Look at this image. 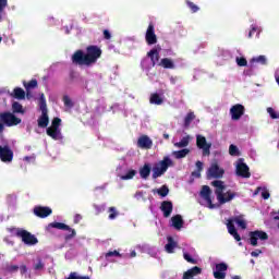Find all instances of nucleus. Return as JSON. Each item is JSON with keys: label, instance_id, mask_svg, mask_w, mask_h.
I'll use <instances>...</instances> for the list:
<instances>
[{"label": "nucleus", "instance_id": "nucleus-8", "mask_svg": "<svg viewBox=\"0 0 279 279\" xmlns=\"http://www.w3.org/2000/svg\"><path fill=\"white\" fill-rule=\"evenodd\" d=\"M235 173L239 178H252V173L250 172V167L247 163H244V159L240 158L235 166Z\"/></svg>", "mask_w": 279, "mask_h": 279}, {"label": "nucleus", "instance_id": "nucleus-37", "mask_svg": "<svg viewBox=\"0 0 279 279\" xmlns=\"http://www.w3.org/2000/svg\"><path fill=\"white\" fill-rule=\"evenodd\" d=\"M157 194L160 195V197H167L169 195V187L167 185H162L157 190Z\"/></svg>", "mask_w": 279, "mask_h": 279}, {"label": "nucleus", "instance_id": "nucleus-41", "mask_svg": "<svg viewBox=\"0 0 279 279\" xmlns=\"http://www.w3.org/2000/svg\"><path fill=\"white\" fill-rule=\"evenodd\" d=\"M185 3L193 14H195V12H199V7H197L195 3L191 2L190 0H186Z\"/></svg>", "mask_w": 279, "mask_h": 279}, {"label": "nucleus", "instance_id": "nucleus-23", "mask_svg": "<svg viewBox=\"0 0 279 279\" xmlns=\"http://www.w3.org/2000/svg\"><path fill=\"white\" fill-rule=\"evenodd\" d=\"M23 86L26 90V97H29V90H34V88H38V81L36 78H33L29 82L24 81Z\"/></svg>", "mask_w": 279, "mask_h": 279}, {"label": "nucleus", "instance_id": "nucleus-36", "mask_svg": "<svg viewBox=\"0 0 279 279\" xmlns=\"http://www.w3.org/2000/svg\"><path fill=\"white\" fill-rule=\"evenodd\" d=\"M257 62L259 64H267V58L265 56H259L257 58H253L250 61L251 66H254V63Z\"/></svg>", "mask_w": 279, "mask_h": 279}, {"label": "nucleus", "instance_id": "nucleus-31", "mask_svg": "<svg viewBox=\"0 0 279 279\" xmlns=\"http://www.w3.org/2000/svg\"><path fill=\"white\" fill-rule=\"evenodd\" d=\"M193 121H195V112H193V111H190L186 116H185V118H184V128L185 129H189V128H191V123H193Z\"/></svg>", "mask_w": 279, "mask_h": 279}, {"label": "nucleus", "instance_id": "nucleus-32", "mask_svg": "<svg viewBox=\"0 0 279 279\" xmlns=\"http://www.w3.org/2000/svg\"><path fill=\"white\" fill-rule=\"evenodd\" d=\"M12 112L14 114H25V109H23V105L19 101H14L12 104Z\"/></svg>", "mask_w": 279, "mask_h": 279}, {"label": "nucleus", "instance_id": "nucleus-47", "mask_svg": "<svg viewBox=\"0 0 279 279\" xmlns=\"http://www.w3.org/2000/svg\"><path fill=\"white\" fill-rule=\"evenodd\" d=\"M8 8V0H0V21H3L1 14H3V10Z\"/></svg>", "mask_w": 279, "mask_h": 279}, {"label": "nucleus", "instance_id": "nucleus-20", "mask_svg": "<svg viewBox=\"0 0 279 279\" xmlns=\"http://www.w3.org/2000/svg\"><path fill=\"white\" fill-rule=\"evenodd\" d=\"M199 274H202V268L194 266L183 274V279H193L195 276H199Z\"/></svg>", "mask_w": 279, "mask_h": 279}, {"label": "nucleus", "instance_id": "nucleus-58", "mask_svg": "<svg viewBox=\"0 0 279 279\" xmlns=\"http://www.w3.org/2000/svg\"><path fill=\"white\" fill-rule=\"evenodd\" d=\"M80 221H82V215L76 214V215L74 216V223H80Z\"/></svg>", "mask_w": 279, "mask_h": 279}, {"label": "nucleus", "instance_id": "nucleus-56", "mask_svg": "<svg viewBox=\"0 0 279 279\" xmlns=\"http://www.w3.org/2000/svg\"><path fill=\"white\" fill-rule=\"evenodd\" d=\"M192 177H193V178H202V171H199V170L193 171V172H192Z\"/></svg>", "mask_w": 279, "mask_h": 279}, {"label": "nucleus", "instance_id": "nucleus-13", "mask_svg": "<svg viewBox=\"0 0 279 279\" xmlns=\"http://www.w3.org/2000/svg\"><path fill=\"white\" fill-rule=\"evenodd\" d=\"M14 159V151L10 149V146H0V160L2 162H12Z\"/></svg>", "mask_w": 279, "mask_h": 279}, {"label": "nucleus", "instance_id": "nucleus-28", "mask_svg": "<svg viewBox=\"0 0 279 279\" xmlns=\"http://www.w3.org/2000/svg\"><path fill=\"white\" fill-rule=\"evenodd\" d=\"M38 128H47L49 125V114L41 113V116L37 120Z\"/></svg>", "mask_w": 279, "mask_h": 279}, {"label": "nucleus", "instance_id": "nucleus-26", "mask_svg": "<svg viewBox=\"0 0 279 279\" xmlns=\"http://www.w3.org/2000/svg\"><path fill=\"white\" fill-rule=\"evenodd\" d=\"M25 95L26 94L24 89L21 87H15L13 92L10 94V96L13 97V99H19V100L25 99Z\"/></svg>", "mask_w": 279, "mask_h": 279}, {"label": "nucleus", "instance_id": "nucleus-60", "mask_svg": "<svg viewBox=\"0 0 279 279\" xmlns=\"http://www.w3.org/2000/svg\"><path fill=\"white\" fill-rule=\"evenodd\" d=\"M9 271H19V266H16V265L10 266Z\"/></svg>", "mask_w": 279, "mask_h": 279}, {"label": "nucleus", "instance_id": "nucleus-25", "mask_svg": "<svg viewBox=\"0 0 279 279\" xmlns=\"http://www.w3.org/2000/svg\"><path fill=\"white\" fill-rule=\"evenodd\" d=\"M172 226L175 228V230H182L184 226V219H182L181 215H175L171 218Z\"/></svg>", "mask_w": 279, "mask_h": 279}, {"label": "nucleus", "instance_id": "nucleus-17", "mask_svg": "<svg viewBox=\"0 0 279 279\" xmlns=\"http://www.w3.org/2000/svg\"><path fill=\"white\" fill-rule=\"evenodd\" d=\"M160 210L163 213V217L169 219V217H171V213H173V203L171 201L161 202Z\"/></svg>", "mask_w": 279, "mask_h": 279}, {"label": "nucleus", "instance_id": "nucleus-11", "mask_svg": "<svg viewBox=\"0 0 279 279\" xmlns=\"http://www.w3.org/2000/svg\"><path fill=\"white\" fill-rule=\"evenodd\" d=\"M250 236V241H251V245H253V247H256V245H258V239L260 241H267V239H269V235L267 234V232L265 231H251L248 233Z\"/></svg>", "mask_w": 279, "mask_h": 279}, {"label": "nucleus", "instance_id": "nucleus-7", "mask_svg": "<svg viewBox=\"0 0 279 279\" xmlns=\"http://www.w3.org/2000/svg\"><path fill=\"white\" fill-rule=\"evenodd\" d=\"M196 146L198 149H202L203 156H210V147H213V144L208 143L204 135H196Z\"/></svg>", "mask_w": 279, "mask_h": 279}, {"label": "nucleus", "instance_id": "nucleus-18", "mask_svg": "<svg viewBox=\"0 0 279 279\" xmlns=\"http://www.w3.org/2000/svg\"><path fill=\"white\" fill-rule=\"evenodd\" d=\"M210 195H213V191L210 190V186L203 185L201 190V197L204 198L205 202H207V204H209L210 208H213V198L210 197Z\"/></svg>", "mask_w": 279, "mask_h": 279}, {"label": "nucleus", "instance_id": "nucleus-16", "mask_svg": "<svg viewBox=\"0 0 279 279\" xmlns=\"http://www.w3.org/2000/svg\"><path fill=\"white\" fill-rule=\"evenodd\" d=\"M226 271H228V264L226 263L216 264V271H214V278L226 279Z\"/></svg>", "mask_w": 279, "mask_h": 279}, {"label": "nucleus", "instance_id": "nucleus-59", "mask_svg": "<svg viewBox=\"0 0 279 279\" xmlns=\"http://www.w3.org/2000/svg\"><path fill=\"white\" fill-rule=\"evenodd\" d=\"M95 210L97 211L96 214L99 215V213L104 211L102 207H99L98 205H94Z\"/></svg>", "mask_w": 279, "mask_h": 279}, {"label": "nucleus", "instance_id": "nucleus-27", "mask_svg": "<svg viewBox=\"0 0 279 279\" xmlns=\"http://www.w3.org/2000/svg\"><path fill=\"white\" fill-rule=\"evenodd\" d=\"M149 104L155 106H162V104H165V99H162L158 93H154L150 95Z\"/></svg>", "mask_w": 279, "mask_h": 279}, {"label": "nucleus", "instance_id": "nucleus-53", "mask_svg": "<svg viewBox=\"0 0 279 279\" xmlns=\"http://www.w3.org/2000/svg\"><path fill=\"white\" fill-rule=\"evenodd\" d=\"M270 196H271V194H269V191L264 190V191L262 192V197H263V199H269Z\"/></svg>", "mask_w": 279, "mask_h": 279}, {"label": "nucleus", "instance_id": "nucleus-44", "mask_svg": "<svg viewBox=\"0 0 279 279\" xmlns=\"http://www.w3.org/2000/svg\"><path fill=\"white\" fill-rule=\"evenodd\" d=\"M61 123H62V119H60V118H53L50 128H53V129H56V130H60Z\"/></svg>", "mask_w": 279, "mask_h": 279}, {"label": "nucleus", "instance_id": "nucleus-24", "mask_svg": "<svg viewBox=\"0 0 279 279\" xmlns=\"http://www.w3.org/2000/svg\"><path fill=\"white\" fill-rule=\"evenodd\" d=\"M151 174V165L145 163L142 168H140V177L142 180H147Z\"/></svg>", "mask_w": 279, "mask_h": 279}, {"label": "nucleus", "instance_id": "nucleus-29", "mask_svg": "<svg viewBox=\"0 0 279 279\" xmlns=\"http://www.w3.org/2000/svg\"><path fill=\"white\" fill-rule=\"evenodd\" d=\"M165 247L168 254H173V251L175 250V247H178V242H174V240L171 236H169L168 243L166 244Z\"/></svg>", "mask_w": 279, "mask_h": 279}, {"label": "nucleus", "instance_id": "nucleus-55", "mask_svg": "<svg viewBox=\"0 0 279 279\" xmlns=\"http://www.w3.org/2000/svg\"><path fill=\"white\" fill-rule=\"evenodd\" d=\"M196 169L197 171H204V162L196 161Z\"/></svg>", "mask_w": 279, "mask_h": 279}, {"label": "nucleus", "instance_id": "nucleus-22", "mask_svg": "<svg viewBox=\"0 0 279 279\" xmlns=\"http://www.w3.org/2000/svg\"><path fill=\"white\" fill-rule=\"evenodd\" d=\"M228 232L235 239V241H241V235L236 231V227H234V222L232 220H229L227 223Z\"/></svg>", "mask_w": 279, "mask_h": 279}, {"label": "nucleus", "instance_id": "nucleus-4", "mask_svg": "<svg viewBox=\"0 0 279 279\" xmlns=\"http://www.w3.org/2000/svg\"><path fill=\"white\" fill-rule=\"evenodd\" d=\"M16 236L22 240L24 245H37L38 238L36 235L32 234V232L25 230V229H17L16 230Z\"/></svg>", "mask_w": 279, "mask_h": 279}, {"label": "nucleus", "instance_id": "nucleus-45", "mask_svg": "<svg viewBox=\"0 0 279 279\" xmlns=\"http://www.w3.org/2000/svg\"><path fill=\"white\" fill-rule=\"evenodd\" d=\"M183 258L187 262L191 263V265H197V259L191 257L189 253L183 254Z\"/></svg>", "mask_w": 279, "mask_h": 279}, {"label": "nucleus", "instance_id": "nucleus-57", "mask_svg": "<svg viewBox=\"0 0 279 279\" xmlns=\"http://www.w3.org/2000/svg\"><path fill=\"white\" fill-rule=\"evenodd\" d=\"M20 271H21L22 276L27 274V266L26 265L20 266Z\"/></svg>", "mask_w": 279, "mask_h": 279}, {"label": "nucleus", "instance_id": "nucleus-38", "mask_svg": "<svg viewBox=\"0 0 279 279\" xmlns=\"http://www.w3.org/2000/svg\"><path fill=\"white\" fill-rule=\"evenodd\" d=\"M33 268L35 269V271H43V269H45V263L41 258H37V263L34 264Z\"/></svg>", "mask_w": 279, "mask_h": 279}, {"label": "nucleus", "instance_id": "nucleus-3", "mask_svg": "<svg viewBox=\"0 0 279 279\" xmlns=\"http://www.w3.org/2000/svg\"><path fill=\"white\" fill-rule=\"evenodd\" d=\"M169 167H173V160L166 156L161 161H159L156 166L153 167V180H158V178L165 175Z\"/></svg>", "mask_w": 279, "mask_h": 279}, {"label": "nucleus", "instance_id": "nucleus-50", "mask_svg": "<svg viewBox=\"0 0 279 279\" xmlns=\"http://www.w3.org/2000/svg\"><path fill=\"white\" fill-rule=\"evenodd\" d=\"M267 112H268V114L270 116V118H272V119H279V113L276 112V110H274V108L268 107V108H267Z\"/></svg>", "mask_w": 279, "mask_h": 279}, {"label": "nucleus", "instance_id": "nucleus-1", "mask_svg": "<svg viewBox=\"0 0 279 279\" xmlns=\"http://www.w3.org/2000/svg\"><path fill=\"white\" fill-rule=\"evenodd\" d=\"M101 53L104 51L99 46L90 45L86 47V53L83 50H76L72 54V63L78 66H93V64H97V60L101 58Z\"/></svg>", "mask_w": 279, "mask_h": 279}, {"label": "nucleus", "instance_id": "nucleus-35", "mask_svg": "<svg viewBox=\"0 0 279 279\" xmlns=\"http://www.w3.org/2000/svg\"><path fill=\"white\" fill-rule=\"evenodd\" d=\"M190 141H191V136L187 135V136L183 137L180 142H177L174 144V147H179V148L189 147Z\"/></svg>", "mask_w": 279, "mask_h": 279}, {"label": "nucleus", "instance_id": "nucleus-43", "mask_svg": "<svg viewBox=\"0 0 279 279\" xmlns=\"http://www.w3.org/2000/svg\"><path fill=\"white\" fill-rule=\"evenodd\" d=\"M65 279H90L88 276H78L77 272H70L69 277Z\"/></svg>", "mask_w": 279, "mask_h": 279}, {"label": "nucleus", "instance_id": "nucleus-54", "mask_svg": "<svg viewBox=\"0 0 279 279\" xmlns=\"http://www.w3.org/2000/svg\"><path fill=\"white\" fill-rule=\"evenodd\" d=\"M260 254H263V251L256 250L251 253V256H253L254 258H258V256H260Z\"/></svg>", "mask_w": 279, "mask_h": 279}, {"label": "nucleus", "instance_id": "nucleus-21", "mask_svg": "<svg viewBox=\"0 0 279 279\" xmlns=\"http://www.w3.org/2000/svg\"><path fill=\"white\" fill-rule=\"evenodd\" d=\"M46 134L53 141H60V138H62V132L60 129H53L52 126L46 130Z\"/></svg>", "mask_w": 279, "mask_h": 279}, {"label": "nucleus", "instance_id": "nucleus-30", "mask_svg": "<svg viewBox=\"0 0 279 279\" xmlns=\"http://www.w3.org/2000/svg\"><path fill=\"white\" fill-rule=\"evenodd\" d=\"M189 154H191V150L189 148H183L181 150H175L172 153V155L174 156V158H177V160L186 158V156H189Z\"/></svg>", "mask_w": 279, "mask_h": 279}, {"label": "nucleus", "instance_id": "nucleus-64", "mask_svg": "<svg viewBox=\"0 0 279 279\" xmlns=\"http://www.w3.org/2000/svg\"><path fill=\"white\" fill-rule=\"evenodd\" d=\"M135 256H136V252L135 251L131 252V258H134Z\"/></svg>", "mask_w": 279, "mask_h": 279}, {"label": "nucleus", "instance_id": "nucleus-5", "mask_svg": "<svg viewBox=\"0 0 279 279\" xmlns=\"http://www.w3.org/2000/svg\"><path fill=\"white\" fill-rule=\"evenodd\" d=\"M49 228H56L57 230H65L66 232H70L69 234L64 235V241H71V239H75V235L77 234L75 229L70 228L64 222H50L47 229L49 230Z\"/></svg>", "mask_w": 279, "mask_h": 279}, {"label": "nucleus", "instance_id": "nucleus-52", "mask_svg": "<svg viewBox=\"0 0 279 279\" xmlns=\"http://www.w3.org/2000/svg\"><path fill=\"white\" fill-rule=\"evenodd\" d=\"M104 38H105V40H110V38H112L110 31H108V29L104 31Z\"/></svg>", "mask_w": 279, "mask_h": 279}, {"label": "nucleus", "instance_id": "nucleus-12", "mask_svg": "<svg viewBox=\"0 0 279 279\" xmlns=\"http://www.w3.org/2000/svg\"><path fill=\"white\" fill-rule=\"evenodd\" d=\"M230 114H231L232 121H239V119H241V117L245 114V106L241 104L233 105L230 108Z\"/></svg>", "mask_w": 279, "mask_h": 279}, {"label": "nucleus", "instance_id": "nucleus-39", "mask_svg": "<svg viewBox=\"0 0 279 279\" xmlns=\"http://www.w3.org/2000/svg\"><path fill=\"white\" fill-rule=\"evenodd\" d=\"M108 213L109 219L111 220L117 219V217H119V211H117V207H109Z\"/></svg>", "mask_w": 279, "mask_h": 279}, {"label": "nucleus", "instance_id": "nucleus-33", "mask_svg": "<svg viewBox=\"0 0 279 279\" xmlns=\"http://www.w3.org/2000/svg\"><path fill=\"white\" fill-rule=\"evenodd\" d=\"M159 66H162L163 69H175V64L169 58L161 59Z\"/></svg>", "mask_w": 279, "mask_h": 279}, {"label": "nucleus", "instance_id": "nucleus-51", "mask_svg": "<svg viewBox=\"0 0 279 279\" xmlns=\"http://www.w3.org/2000/svg\"><path fill=\"white\" fill-rule=\"evenodd\" d=\"M236 64L238 66H247V59L244 57L236 58Z\"/></svg>", "mask_w": 279, "mask_h": 279}, {"label": "nucleus", "instance_id": "nucleus-61", "mask_svg": "<svg viewBox=\"0 0 279 279\" xmlns=\"http://www.w3.org/2000/svg\"><path fill=\"white\" fill-rule=\"evenodd\" d=\"M256 27H252V29L248 32V38H252L253 34L256 32Z\"/></svg>", "mask_w": 279, "mask_h": 279}, {"label": "nucleus", "instance_id": "nucleus-48", "mask_svg": "<svg viewBox=\"0 0 279 279\" xmlns=\"http://www.w3.org/2000/svg\"><path fill=\"white\" fill-rule=\"evenodd\" d=\"M112 256H116V257H118V258H121V253H119L118 251H109V252H107L106 254H105V257L106 258H110V257H112Z\"/></svg>", "mask_w": 279, "mask_h": 279}, {"label": "nucleus", "instance_id": "nucleus-19", "mask_svg": "<svg viewBox=\"0 0 279 279\" xmlns=\"http://www.w3.org/2000/svg\"><path fill=\"white\" fill-rule=\"evenodd\" d=\"M147 58L151 61V66H156L158 62L160 61V52L158 49L153 48L150 51L147 52Z\"/></svg>", "mask_w": 279, "mask_h": 279}, {"label": "nucleus", "instance_id": "nucleus-42", "mask_svg": "<svg viewBox=\"0 0 279 279\" xmlns=\"http://www.w3.org/2000/svg\"><path fill=\"white\" fill-rule=\"evenodd\" d=\"M233 221L240 227L242 228V230H245L247 228V222H245V220L236 217L233 219Z\"/></svg>", "mask_w": 279, "mask_h": 279}, {"label": "nucleus", "instance_id": "nucleus-40", "mask_svg": "<svg viewBox=\"0 0 279 279\" xmlns=\"http://www.w3.org/2000/svg\"><path fill=\"white\" fill-rule=\"evenodd\" d=\"M62 101H63L65 108H73V106H74L73 100H71V97H69L68 95L63 96Z\"/></svg>", "mask_w": 279, "mask_h": 279}, {"label": "nucleus", "instance_id": "nucleus-15", "mask_svg": "<svg viewBox=\"0 0 279 279\" xmlns=\"http://www.w3.org/2000/svg\"><path fill=\"white\" fill-rule=\"evenodd\" d=\"M137 147H140V149H151V147H154V142L149 136L142 135L137 140Z\"/></svg>", "mask_w": 279, "mask_h": 279}, {"label": "nucleus", "instance_id": "nucleus-6", "mask_svg": "<svg viewBox=\"0 0 279 279\" xmlns=\"http://www.w3.org/2000/svg\"><path fill=\"white\" fill-rule=\"evenodd\" d=\"M0 121L8 128H12V125H19L21 123V118L10 112H0Z\"/></svg>", "mask_w": 279, "mask_h": 279}, {"label": "nucleus", "instance_id": "nucleus-46", "mask_svg": "<svg viewBox=\"0 0 279 279\" xmlns=\"http://www.w3.org/2000/svg\"><path fill=\"white\" fill-rule=\"evenodd\" d=\"M136 175V170H129L126 174L122 175V180H132Z\"/></svg>", "mask_w": 279, "mask_h": 279}, {"label": "nucleus", "instance_id": "nucleus-14", "mask_svg": "<svg viewBox=\"0 0 279 279\" xmlns=\"http://www.w3.org/2000/svg\"><path fill=\"white\" fill-rule=\"evenodd\" d=\"M145 40L147 45H156V43H158V36H156V29L151 23L146 29Z\"/></svg>", "mask_w": 279, "mask_h": 279}, {"label": "nucleus", "instance_id": "nucleus-49", "mask_svg": "<svg viewBox=\"0 0 279 279\" xmlns=\"http://www.w3.org/2000/svg\"><path fill=\"white\" fill-rule=\"evenodd\" d=\"M229 154L230 156H236V154H239V147H236L234 144H231L229 146Z\"/></svg>", "mask_w": 279, "mask_h": 279}, {"label": "nucleus", "instance_id": "nucleus-9", "mask_svg": "<svg viewBox=\"0 0 279 279\" xmlns=\"http://www.w3.org/2000/svg\"><path fill=\"white\" fill-rule=\"evenodd\" d=\"M223 173H226V170L220 168L219 163L213 162L207 170V178H208V180H210L211 178L219 180V179L223 178Z\"/></svg>", "mask_w": 279, "mask_h": 279}, {"label": "nucleus", "instance_id": "nucleus-63", "mask_svg": "<svg viewBox=\"0 0 279 279\" xmlns=\"http://www.w3.org/2000/svg\"><path fill=\"white\" fill-rule=\"evenodd\" d=\"M260 191H262V187H257V189L255 190V192H254V195H258V193H260Z\"/></svg>", "mask_w": 279, "mask_h": 279}, {"label": "nucleus", "instance_id": "nucleus-10", "mask_svg": "<svg viewBox=\"0 0 279 279\" xmlns=\"http://www.w3.org/2000/svg\"><path fill=\"white\" fill-rule=\"evenodd\" d=\"M33 214L35 217H38L39 219H47V217H50V215H53V209L48 206H40L37 205L33 208Z\"/></svg>", "mask_w": 279, "mask_h": 279}, {"label": "nucleus", "instance_id": "nucleus-62", "mask_svg": "<svg viewBox=\"0 0 279 279\" xmlns=\"http://www.w3.org/2000/svg\"><path fill=\"white\" fill-rule=\"evenodd\" d=\"M4 130H5V126L3 125V122H0V134H3Z\"/></svg>", "mask_w": 279, "mask_h": 279}, {"label": "nucleus", "instance_id": "nucleus-2", "mask_svg": "<svg viewBox=\"0 0 279 279\" xmlns=\"http://www.w3.org/2000/svg\"><path fill=\"white\" fill-rule=\"evenodd\" d=\"M211 186H215V195L217 196V199L219 204H228V202H232L234 197H236V193L232 191H226V183L221 180H215L211 182Z\"/></svg>", "mask_w": 279, "mask_h": 279}, {"label": "nucleus", "instance_id": "nucleus-34", "mask_svg": "<svg viewBox=\"0 0 279 279\" xmlns=\"http://www.w3.org/2000/svg\"><path fill=\"white\" fill-rule=\"evenodd\" d=\"M39 108L41 110V113H48L47 99L45 98V94H41L39 97Z\"/></svg>", "mask_w": 279, "mask_h": 279}]
</instances>
